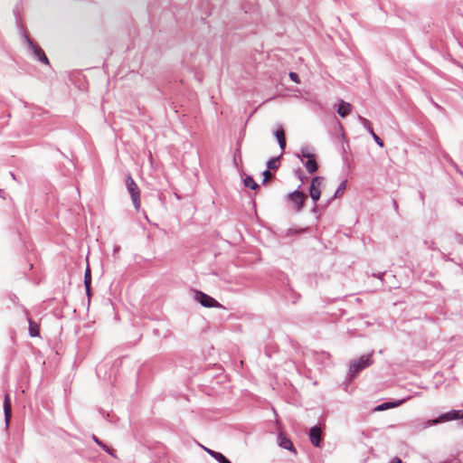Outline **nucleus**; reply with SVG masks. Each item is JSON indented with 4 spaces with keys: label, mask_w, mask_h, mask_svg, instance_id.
I'll list each match as a JSON object with an SVG mask.
<instances>
[{
    "label": "nucleus",
    "mask_w": 463,
    "mask_h": 463,
    "mask_svg": "<svg viewBox=\"0 0 463 463\" xmlns=\"http://www.w3.org/2000/svg\"><path fill=\"white\" fill-rule=\"evenodd\" d=\"M463 419V411L462 410H451L447 412H443L439 414L435 419H430L427 420H417L413 421V425L418 430H425L427 428L438 425L439 423L461 420Z\"/></svg>",
    "instance_id": "1"
},
{
    "label": "nucleus",
    "mask_w": 463,
    "mask_h": 463,
    "mask_svg": "<svg viewBox=\"0 0 463 463\" xmlns=\"http://www.w3.org/2000/svg\"><path fill=\"white\" fill-rule=\"evenodd\" d=\"M372 354L373 353L363 354L358 359L350 362L346 375L348 382L354 381L363 370L373 364Z\"/></svg>",
    "instance_id": "2"
},
{
    "label": "nucleus",
    "mask_w": 463,
    "mask_h": 463,
    "mask_svg": "<svg viewBox=\"0 0 463 463\" xmlns=\"http://www.w3.org/2000/svg\"><path fill=\"white\" fill-rule=\"evenodd\" d=\"M21 33L27 45L28 51L33 55V57L41 63L50 66V61L44 51L33 39H31L24 27L21 28Z\"/></svg>",
    "instance_id": "3"
},
{
    "label": "nucleus",
    "mask_w": 463,
    "mask_h": 463,
    "mask_svg": "<svg viewBox=\"0 0 463 463\" xmlns=\"http://www.w3.org/2000/svg\"><path fill=\"white\" fill-rule=\"evenodd\" d=\"M126 186L128 194H130L135 209L139 211L141 206L140 190L130 174L126 176Z\"/></svg>",
    "instance_id": "4"
},
{
    "label": "nucleus",
    "mask_w": 463,
    "mask_h": 463,
    "mask_svg": "<svg viewBox=\"0 0 463 463\" xmlns=\"http://www.w3.org/2000/svg\"><path fill=\"white\" fill-rule=\"evenodd\" d=\"M301 184L298 185V187L296 190L288 193L286 195V198L294 204V210L297 213H300L303 210L305 202L307 199V194H305L303 192L299 190Z\"/></svg>",
    "instance_id": "5"
},
{
    "label": "nucleus",
    "mask_w": 463,
    "mask_h": 463,
    "mask_svg": "<svg viewBox=\"0 0 463 463\" xmlns=\"http://www.w3.org/2000/svg\"><path fill=\"white\" fill-rule=\"evenodd\" d=\"M194 298L204 307H222L214 298L198 289L194 290Z\"/></svg>",
    "instance_id": "6"
},
{
    "label": "nucleus",
    "mask_w": 463,
    "mask_h": 463,
    "mask_svg": "<svg viewBox=\"0 0 463 463\" xmlns=\"http://www.w3.org/2000/svg\"><path fill=\"white\" fill-rule=\"evenodd\" d=\"M324 178L322 176L317 175L314 176L311 179L310 185H309V195L314 203L316 204L321 196V190L320 185Z\"/></svg>",
    "instance_id": "7"
},
{
    "label": "nucleus",
    "mask_w": 463,
    "mask_h": 463,
    "mask_svg": "<svg viewBox=\"0 0 463 463\" xmlns=\"http://www.w3.org/2000/svg\"><path fill=\"white\" fill-rule=\"evenodd\" d=\"M308 439L311 444L317 448H321L323 444V434L321 427L318 425L312 426L308 432Z\"/></svg>",
    "instance_id": "8"
},
{
    "label": "nucleus",
    "mask_w": 463,
    "mask_h": 463,
    "mask_svg": "<svg viewBox=\"0 0 463 463\" xmlns=\"http://www.w3.org/2000/svg\"><path fill=\"white\" fill-rule=\"evenodd\" d=\"M278 445L284 449H287L294 454H297V449L288 434L283 431H279L277 436Z\"/></svg>",
    "instance_id": "9"
},
{
    "label": "nucleus",
    "mask_w": 463,
    "mask_h": 463,
    "mask_svg": "<svg viewBox=\"0 0 463 463\" xmlns=\"http://www.w3.org/2000/svg\"><path fill=\"white\" fill-rule=\"evenodd\" d=\"M358 121L367 130V132L372 136V137L373 138L374 142L380 147H383L384 143H383V139L378 135H376L375 132L373 131V128L371 121L369 119L360 116V115L358 116Z\"/></svg>",
    "instance_id": "10"
},
{
    "label": "nucleus",
    "mask_w": 463,
    "mask_h": 463,
    "mask_svg": "<svg viewBox=\"0 0 463 463\" xmlns=\"http://www.w3.org/2000/svg\"><path fill=\"white\" fill-rule=\"evenodd\" d=\"M4 416H5V428L9 427L11 417H12V403L11 399L8 393L5 395L4 399Z\"/></svg>",
    "instance_id": "11"
},
{
    "label": "nucleus",
    "mask_w": 463,
    "mask_h": 463,
    "mask_svg": "<svg viewBox=\"0 0 463 463\" xmlns=\"http://www.w3.org/2000/svg\"><path fill=\"white\" fill-rule=\"evenodd\" d=\"M404 399L401 400H391L388 402H382L374 407L373 411H383L389 409L396 408L404 402Z\"/></svg>",
    "instance_id": "12"
},
{
    "label": "nucleus",
    "mask_w": 463,
    "mask_h": 463,
    "mask_svg": "<svg viewBox=\"0 0 463 463\" xmlns=\"http://www.w3.org/2000/svg\"><path fill=\"white\" fill-rule=\"evenodd\" d=\"M352 110V105L349 102L345 101L344 99H339L338 107L336 109V112L341 118L347 117Z\"/></svg>",
    "instance_id": "13"
},
{
    "label": "nucleus",
    "mask_w": 463,
    "mask_h": 463,
    "mask_svg": "<svg viewBox=\"0 0 463 463\" xmlns=\"http://www.w3.org/2000/svg\"><path fill=\"white\" fill-rule=\"evenodd\" d=\"M309 228L308 227H292L288 228L281 232L282 237H290V236H298L303 233L308 232Z\"/></svg>",
    "instance_id": "14"
},
{
    "label": "nucleus",
    "mask_w": 463,
    "mask_h": 463,
    "mask_svg": "<svg viewBox=\"0 0 463 463\" xmlns=\"http://www.w3.org/2000/svg\"><path fill=\"white\" fill-rule=\"evenodd\" d=\"M274 137L282 151L285 150L287 146L286 135L282 126H279L274 132Z\"/></svg>",
    "instance_id": "15"
},
{
    "label": "nucleus",
    "mask_w": 463,
    "mask_h": 463,
    "mask_svg": "<svg viewBox=\"0 0 463 463\" xmlns=\"http://www.w3.org/2000/svg\"><path fill=\"white\" fill-rule=\"evenodd\" d=\"M302 163L309 174H314L318 169V165L316 160V155L307 158L306 161L303 160Z\"/></svg>",
    "instance_id": "16"
},
{
    "label": "nucleus",
    "mask_w": 463,
    "mask_h": 463,
    "mask_svg": "<svg viewBox=\"0 0 463 463\" xmlns=\"http://www.w3.org/2000/svg\"><path fill=\"white\" fill-rule=\"evenodd\" d=\"M346 183L347 181L346 180H344L342 181L339 185L337 186L335 194L329 198L327 199V201L326 202V203L323 205V208H326L328 207V205L341 194H343L345 192V190L346 189Z\"/></svg>",
    "instance_id": "17"
},
{
    "label": "nucleus",
    "mask_w": 463,
    "mask_h": 463,
    "mask_svg": "<svg viewBox=\"0 0 463 463\" xmlns=\"http://www.w3.org/2000/svg\"><path fill=\"white\" fill-rule=\"evenodd\" d=\"M27 321H28V331L29 335L31 337H36L40 335V326L38 323H36L33 318H31L29 316H27Z\"/></svg>",
    "instance_id": "18"
},
{
    "label": "nucleus",
    "mask_w": 463,
    "mask_h": 463,
    "mask_svg": "<svg viewBox=\"0 0 463 463\" xmlns=\"http://www.w3.org/2000/svg\"><path fill=\"white\" fill-rule=\"evenodd\" d=\"M93 441L100 448L102 449L106 453L110 455L113 458H117L116 450L112 448L109 447L107 444H105L100 439H99L97 436H92Z\"/></svg>",
    "instance_id": "19"
},
{
    "label": "nucleus",
    "mask_w": 463,
    "mask_h": 463,
    "mask_svg": "<svg viewBox=\"0 0 463 463\" xmlns=\"http://www.w3.org/2000/svg\"><path fill=\"white\" fill-rule=\"evenodd\" d=\"M243 184L251 190H258L260 188L259 184L255 182L251 175H246L243 178Z\"/></svg>",
    "instance_id": "20"
},
{
    "label": "nucleus",
    "mask_w": 463,
    "mask_h": 463,
    "mask_svg": "<svg viewBox=\"0 0 463 463\" xmlns=\"http://www.w3.org/2000/svg\"><path fill=\"white\" fill-rule=\"evenodd\" d=\"M267 168L269 170H277L280 166L279 156H272L266 163Z\"/></svg>",
    "instance_id": "21"
},
{
    "label": "nucleus",
    "mask_w": 463,
    "mask_h": 463,
    "mask_svg": "<svg viewBox=\"0 0 463 463\" xmlns=\"http://www.w3.org/2000/svg\"><path fill=\"white\" fill-rule=\"evenodd\" d=\"M314 155H315V154H313V153H311V152L309 151V148H308L307 146H304V147H301V149H300V153H299V154H298V157L301 161H303V160H304V158H306V159H307V158H308V157L313 156Z\"/></svg>",
    "instance_id": "22"
},
{
    "label": "nucleus",
    "mask_w": 463,
    "mask_h": 463,
    "mask_svg": "<svg viewBox=\"0 0 463 463\" xmlns=\"http://www.w3.org/2000/svg\"><path fill=\"white\" fill-rule=\"evenodd\" d=\"M213 458H214L218 463H232V461L221 452H213Z\"/></svg>",
    "instance_id": "23"
},
{
    "label": "nucleus",
    "mask_w": 463,
    "mask_h": 463,
    "mask_svg": "<svg viewBox=\"0 0 463 463\" xmlns=\"http://www.w3.org/2000/svg\"><path fill=\"white\" fill-rule=\"evenodd\" d=\"M83 283H84V287L91 286V271H90L89 265L87 266L85 272H84Z\"/></svg>",
    "instance_id": "24"
},
{
    "label": "nucleus",
    "mask_w": 463,
    "mask_h": 463,
    "mask_svg": "<svg viewBox=\"0 0 463 463\" xmlns=\"http://www.w3.org/2000/svg\"><path fill=\"white\" fill-rule=\"evenodd\" d=\"M240 160L241 161V147H240V145L238 144V147L236 148V151L234 153V156H233V164L237 166L238 165V162L237 160Z\"/></svg>",
    "instance_id": "25"
},
{
    "label": "nucleus",
    "mask_w": 463,
    "mask_h": 463,
    "mask_svg": "<svg viewBox=\"0 0 463 463\" xmlns=\"http://www.w3.org/2000/svg\"><path fill=\"white\" fill-rule=\"evenodd\" d=\"M446 161L458 172L459 168L458 165L449 156H445Z\"/></svg>",
    "instance_id": "26"
},
{
    "label": "nucleus",
    "mask_w": 463,
    "mask_h": 463,
    "mask_svg": "<svg viewBox=\"0 0 463 463\" xmlns=\"http://www.w3.org/2000/svg\"><path fill=\"white\" fill-rule=\"evenodd\" d=\"M289 79L295 82V83H300V79H299V76L297 72H294V71H290L289 74Z\"/></svg>",
    "instance_id": "27"
},
{
    "label": "nucleus",
    "mask_w": 463,
    "mask_h": 463,
    "mask_svg": "<svg viewBox=\"0 0 463 463\" xmlns=\"http://www.w3.org/2000/svg\"><path fill=\"white\" fill-rule=\"evenodd\" d=\"M262 176H263V180H262V184H266L267 183V180L269 177L271 176V173H270V170L269 169H265L262 173H261Z\"/></svg>",
    "instance_id": "28"
},
{
    "label": "nucleus",
    "mask_w": 463,
    "mask_h": 463,
    "mask_svg": "<svg viewBox=\"0 0 463 463\" xmlns=\"http://www.w3.org/2000/svg\"><path fill=\"white\" fill-rule=\"evenodd\" d=\"M295 173L298 178L300 179L301 181H303V179L306 177L304 172L300 168L298 169Z\"/></svg>",
    "instance_id": "29"
},
{
    "label": "nucleus",
    "mask_w": 463,
    "mask_h": 463,
    "mask_svg": "<svg viewBox=\"0 0 463 463\" xmlns=\"http://www.w3.org/2000/svg\"><path fill=\"white\" fill-rule=\"evenodd\" d=\"M455 240L458 243L463 245V235L462 234H460L458 232L455 233Z\"/></svg>",
    "instance_id": "30"
},
{
    "label": "nucleus",
    "mask_w": 463,
    "mask_h": 463,
    "mask_svg": "<svg viewBox=\"0 0 463 463\" xmlns=\"http://www.w3.org/2000/svg\"><path fill=\"white\" fill-rule=\"evenodd\" d=\"M200 447H201V448H202V449H203V450H204L208 455H210L212 458H213V452H216L215 450L211 449H209V448H206V447H204V446H203V445H200Z\"/></svg>",
    "instance_id": "31"
},
{
    "label": "nucleus",
    "mask_w": 463,
    "mask_h": 463,
    "mask_svg": "<svg viewBox=\"0 0 463 463\" xmlns=\"http://www.w3.org/2000/svg\"><path fill=\"white\" fill-rule=\"evenodd\" d=\"M392 207H393L395 213L400 215L399 205H398L397 201L395 199H392Z\"/></svg>",
    "instance_id": "32"
},
{
    "label": "nucleus",
    "mask_w": 463,
    "mask_h": 463,
    "mask_svg": "<svg viewBox=\"0 0 463 463\" xmlns=\"http://www.w3.org/2000/svg\"><path fill=\"white\" fill-rule=\"evenodd\" d=\"M100 413L102 414V416L107 419L109 421H112V420L110 419V414L109 412H105L104 410H100Z\"/></svg>",
    "instance_id": "33"
},
{
    "label": "nucleus",
    "mask_w": 463,
    "mask_h": 463,
    "mask_svg": "<svg viewBox=\"0 0 463 463\" xmlns=\"http://www.w3.org/2000/svg\"><path fill=\"white\" fill-rule=\"evenodd\" d=\"M85 292H86V296L88 297V299L90 300V296H91V286L85 287Z\"/></svg>",
    "instance_id": "34"
},
{
    "label": "nucleus",
    "mask_w": 463,
    "mask_h": 463,
    "mask_svg": "<svg viewBox=\"0 0 463 463\" xmlns=\"http://www.w3.org/2000/svg\"><path fill=\"white\" fill-rule=\"evenodd\" d=\"M419 197H420V199L421 201L422 205H424L425 204V194H424V193L421 192V191H419Z\"/></svg>",
    "instance_id": "35"
},
{
    "label": "nucleus",
    "mask_w": 463,
    "mask_h": 463,
    "mask_svg": "<svg viewBox=\"0 0 463 463\" xmlns=\"http://www.w3.org/2000/svg\"><path fill=\"white\" fill-rule=\"evenodd\" d=\"M320 207H321V206H320V205H318V204H317V203L316 204H314V207L312 208L311 212H312L313 213H318V211H319V208H320Z\"/></svg>",
    "instance_id": "36"
},
{
    "label": "nucleus",
    "mask_w": 463,
    "mask_h": 463,
    "mask_svg": "<svg viewBox=\"0 0 463 463\" xmlns=\"http://www.w3.org/2000/svg\"><path fill=\"white\" fill-rule=\"evenodd\" d=\"M390 463H402V460L399 457H394L391 459Z\"/></svg>",
    "instance_id": "37"
},
{
    "label": "nucleus",
    "mask_w": 463,
    "mask_h": 463,
    "mask_svg": "<svg viewBox=\"0 0 463 463\" xmlns=\"http://www.w3.org/2000/svg\"><path fill=\"white\" fill-rule=\"evenodd\" d=\"M384 274H385V271L384 272L373 273V276L375 277V278H379V279H383V277L384 276Z\"/></svg>",
    "instance_id": "38"
},
{
    "label": "nucleus",
    "mask_w": 463,
    "mask_h": 463,
    "mask_svg": "<svg viewBox=\"0 0 463 463\" xmlns=\"http://www.w3.org/2000/svg\"><path fill=\"white\" fill-rule=\"evenodd\" d=\"M429 248H430V250H439H439L438 249V247L435 245V243H434L433 241L430 243V245L429 246Z\"/></svg>",
    "instance_id": "39"
},
{
    "label": "nucleus",
    "mask_w": 463,
    "mask_h": 463,
    "mask_svg": "<svg viewBox=\"0 0 463 463\" xmlns=\"http://www.w3.org/2000/svg\"><path fill=\"white\" fill-rule=\"evenodd\" d=\"M441 254H442L443 259H444L446 261L449 260V257H447L445 253L441 252Z\"/></svg>",
    "instance_id": "40"
},
{
    "label": "nucleus",
    "mask_w": 463,
    "mask_h": 463,
    "mask_svg": "<svg viewBox=\"0 0 463 463\" xmlns=\"http://www.w3.org/2000/svg\"><path fill=\"white\" fill-rule=\"evenodd\" d=\"M9 174H10V175H11V177H12L13 179H14V180L16 179V178H15V175H14V174L13 172H9Z\"/></svg>",
    "instance_id": "41"
},
{
    "label": "nucleus",
    "mask_w": 463,
    "mask_h": 463,
    "mask_svg": "<svg viewBox=\"0 0 463 463\" xmlns=\"http://www.w3.org/2000/svg\"><path fill=\"white\" fill-rule=\"evenodd\" d=\"M119 248H120L119 246H116V247L114 248V252L116 253V252L119 250Z\"/></svg>",
    "instance_id": "42"
},
{
    "label": "nucleus",
    "mask_w": 463,
    "mask_h": 463,
    "mask_svg": "<svg viewBox=\"0 0 463 463\" xmlns=\"http://www.w3.org/2000/svg\"><path fill=\"white\" fill-rule=\"evenodd\" d=\"M458 173L463 177V171L462 170L458 169Z\"/></svg>",
    "instance_id": "43"
},
{
    "label": "nucleus",
    "mask_w": 463,
    "mask_h": 463,
    "mask_svg": "<svg viewBox=\"0 0 463 463\" xmlns=\"http://www.w3.org/2000/svg\"><path fill=\"white\" fill-rule=\"evenodd\" d=\"M434 107L439 108V106L438 104H436V103H434Z\"/></svg>",
    "instance_id": "44"
},
{
    "label": "nucleus",
    "mask_w": 463,
    "mask_h": 463,
    "mask_svg": "<svg viewBox=\"0 0 463 463\" xmlns=\"http://www.w3.org/2000/svg\"><path fill=\"white\" fill-rule=\"evenodd\" d=\"M297 296V298H300V295L299 294H296Z\"/></svg>",
    "instance_id": "45"
},
{
    "label": "nucleus",
    "mask_w": 463,
    "mask_h": 463,
    "mask_svg": "<svg viewBox=\"0 0 463 463\" xmlns=\"http://www.w3.org/2000/svg\"><path fill=\"white\" fill-rule=\"evenodd\" d=\"M283 156V153H280L279 156L280 157V156Z\"/></svg>",
    "instance_id": "46"
},
{
    "label": "nucleus",
    "mask_w": 463,
    "mask_h": 463,
    "mask_svg": "<svg viewBox=\"0 0 463 463\" xmlns=\"http://www.w3.org/2000/svg\"><path fill=\"white\" fill-rule=\"evenodd\" d=\"M283 156V153H280L279 156L280 157V156Z\"/></svg>",
    "instance_id": "47"
}]
</instances>
